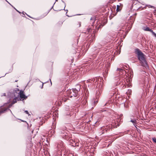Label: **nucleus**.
<instances>
[{
    "label": "nucleus",
    "mask_w": 156,
    "mask_h": 156,
    "mask_svg": "<svg viewBox=\"0 0 156 156\" xmlns=\"http://www.w3.org/2000/svg\"><path fill=\"white\" fill-rule=\"evenodd\" d=\"M131 92H132V90H128V91L126 92V93L128 95V94L129 95L131 94Z\"/></svg>",
    "instance_id": "4468645a"
},
{
    "label": "nucleus",
    "mask_w": 156,
    "mask_h": 156,
    "mask_svg": "<svg viewBox=\"0 0 156 156\" xmlns=\"http://www.w3.org/2000/svg\"><path fill=\"white\" fill-rule=\"evenodd\" d=\"M18 92H19V89L16 88L13 91V92L9 93L8 96L10 100L14 98H19Z\"/></svg>",
    "instance_id": "39448f33"
},
{
    "label": "nucleus",
    "mask_w": 156,
    "mask_h": 156,
    "mask_svg": "<svg viewBox=\"0 0 156 156\" xmlns=\"http://www.w3.org/2000/svg\"><path fill=\"white\" fill-rule=\"evenodd\" d=\"M87 101L85 100L84 101L83 103L82 104V105H83V107H85V106L86 105V104H87Z\"/></svg>",
    "instance_id": "ddd939ff"
},
{
    "label": "nucleus",
    "mask_w": 156,
    "mask_h": 156,
    "mask_svg": "<svg viewBox=\"0 0 156 156\" xmlns=\"http://www.w3.org/2000/svg\"><path fill=\"white\" fill-rule=\"evenodd\" d=\"M78 90L76 89H73L72 90H68L66 91V98H63L62 100L65 102L69 98H72L73 97H76L78 94Z\"/></svg>",
    "instance_id": "7ed1b4c3"
},
{
    "label": "nucleus",
    "mask_w": 156,
    "mask_h": 156,
    "mask_svg": "<svg viewBox=\"0 0 156 156\" xmlns=\"http://www.w3.org/2000/svg\"><path fill=\"white\" fill-rule=\"evenodd\" d=\"M121 120V119H117V123H114L113 125H112V126L113 127L115 128H117V126H119V122H120Z\"/></svg>",
    "instance_id": "0eeeda50"
},
{
    "label": "nucleus",
    "mask_w": 156,
    "mask_h": 156,
    "mask_svg": "<svg viewBox=\"0 0 156 156\" xmlns=\"http://www.w3.org/2000/svg\"><path fill=\"white\" fill-rule=\"evenodd\" d=\"M18 94H19V96H20L21 98L23 99L22 100L23 101L24 99H26L27 98V96L25 95L23 93V91L22 90H20L19 92H18Z\"/></svg>",
    "instance_id": "423d86ee"
},
{
    "label": "nucleus",
    "mask_w": 156,
    "mask_h": 156,
    "mask_svg": "<svg viewBox=\"0 0 156 156\" xmlns=\"http://www.w3.org/2000/svg\"><path fill=\"white\" fill-rule=\"evenodd\" d=\"M150 7H151V8H152V7H153V6H150Z\"/></svg>",
    "instance_id": "cd10ccee"
},
{
    "label": "nucleus",
    "mask_w": 156,
    "mask_h": 156,
    "mask_svg": "<svg viewBox=\"0 0 156 156\" xmlns=\"http://www.w3.org/2000/svg\"><path fill=\"white\" fill-rule=\"evenodd\" d=\"M43 83L42 84V86H41V88H43Z\"/></svg>",
    "instance_id": "a878e982"
},
{
    "label": "nucleus",
    "mask_w": 156,
    "mask_h": 156,
    "mask_svg": "<svg viewBox=\"0 0 156 156\" xmlns=\"http://www.w3.org/2000/svg\"><path fill=\"white\" fill-rule=\"evenodd\" d=\"M74 142L75 143V146H79V143H78V142L77 141V140H75L74 141Z\"/></svg>",
    "instance_id": "f8f14e48"
},
{
    "label": "nucleus",
    "mask_w": 156,
    "mask_h": 156,
    "mask_svg": "<svg viewBox=\"0 0 156 156\" xmlns=\"http://www.w3.org/2000/svg\"><path fill=\"white\" fill-rule=\"evenodd\" d=\"M120 8V6H119V5H117L116 8V11L117 12H118L120 10V9L119 8Z\"/></svg>",
    "instance_id": "2eb2a0df"
},
{
    "label": "nucleus",
    "mask_w": 156,
    "mask_h": 156,
    "mask_svg": "<svg viewBox=\"0 0 156 156\" xmlns=\"http://www.w3.org/2000/svg\"><path fill=\"white\" fill-rule=\"evenodd\" d=\"M19 98H12L13 100L12 104H9V105H8V103H5L4 104V106L5 107V108L4 110H2L0 112V115L1 114L5 112L7 110H9L11 112V111L9 108L12 106L13 104L16 102L17 100H18V99Z\"/></svg>",
    "instance_id": "20e7f679"
},
{
    "label": "nucleus",
    "mask_w": 156,
    "mask_h": 156,
    "mask_svg": "<svg viewBox=\"0 0 156 156\" xmlns=\"http://www.w3.org/2000/svg\"><path fill=\"white\" fill-rule=\"evenodd\" d=\"M100 131H101L100 132V134H102L106 131L107 129H106L105 127H103L101 128Z\"/></svg>",
    "instance_id": "6e6552de"
},
{
    "label": "nucleus",
    "mask_w": 156,
    "mask_h": 156,
    "mask_svg": "<svg viewBox=\"0 0 156 156\" xmlns=\"http://www.w3.org/2000/svg\"><path fill=\"white\" fill-rule=\"evenodd\" d=\"M117 72L118 73L120 76V77L117 78V80H119L117 81L116 83V86L119 85L122 83V85H125V84L129 86H131V83L132 81L131 78L128 77L126 75V72L122 68H117Z\"/></svg>",
    "instance_id": "f257e3e1"
},
{
    "label": "nucleus",
    "mask_w": 156,
    "mask_h": 156,
    "mask_svg": "<svg viewBox=\"0 0 156 156\" xmlns=\"http://www.w3.org/2000/svg\"><path fill=\"white\" fill-rule=\"evenodd\" d=\"M152 140L154 142L156 143V138L155 137L152 138Z\"/></svg>",
    "instance_id": "f3484780"
},
{
    "label": "nucleus",
    "mask_w": 156,
    "mask_h": 156,
    "mask_svg": "<svg viewBox=\"0 0 156 156\" xmlns=\"http://www.w3.org/2000/svg\"><path fill=\"white\" fill-rule=\"evenodd\" d=\"M63 133L64 134V136H66V134H65L64 133Z\"/></svg>",
    "instance_id": "bb28decb"
},
{
    "label": "nucleus",
    "mask_w": 156,
    "mask_h": 156,
    "mask_svg": "<svg viewBox=\"0 0 156 156\" xmlns=\"http://www.w3.org/2000/svg\"><path fill=\"white\" fill-rule=\"evenodd\" d=\"M64 146V144H63V143L62 142V141H61L60 142V144H58V148H59L60 147H63Z\"/></svg>",
    "instance_id": "1a4fd4ad"
},
{
    "label": "nucleus",
    "mask_w": 156,
    "mask_h": 156,
    "mask_svg": "<svg viewBox=\"0 0 156 156\" xmlns=\"http://www.w3.org/2000/svg\"><path fill=\"white\" fill-rule=\"evenodd\" d=\"M151 32L152 33V34H153V35H154L155 37H156V33H155L154 31H153V30H151Z\"/></svg>",
    "instance_id": "dca6fc26"
},
{
    "label": "nucleus",
    "mask_w": 156,
    "mask_h": 156,
    "mask_svg": "<svg viewBox=\"0 0 156 156\" xmlns=\"http://www.w3.org/2000/svg\"><path fill=\"white\" fill-rule=\"evenodd\" d=\"M135 52L141 65L146 69L148 68V66L145 55L139 49H136Z\"/></svg>",
    "instance_id": "f03ea898"
},
{
    "label": "nucleus",
    "mask_w": 156,
    "mask_h": 156,
    "mask_svg": "<svg viewBox=\"0 0 156 156\" xmlns=\"http://www.w3.org/2000/svg\"><path fill=\"white\" fill-rule=\"evenodd\" d=\"M143 29L144 30L147 31H151V30L148 27H144Z\"/></svg>",
    "instance_id": "9b49d317"
},
{
    "label": "nucleus",
    "mask_w": 156,
    "mask_h": 156,
    "mask_svg": "<svg viewBox=\"0 0 156 156\" xmlns=\"http://www.w3.org/2000/svg\"><path fill=\"white\" fill-rule=\"evenodd\" d=\"M90 20H92L93 21L92 23H93L94 22L95 19L94 17H91L90 19Z\"/></svg>",
    "instance_id": "a211bd4d"
},
{
    "label": "nucleus",
    "mask_w": 156,
    "mask_h": 156,
    "mask_svg": "<svg viewBox=\"0 0 156 156\" xmlns=\"http://www.w3.org/2000/svg\"><path fill=\"white\" fill-rule=\"evenodd\" d=\"M5 0L6 2H7L8 3H9V2H8L6 0Z\"/></svg>",
    "instance_id": "c85d7f7f"
},
{
    "label": "nucleus",
    "mask_w": 156,
    "mask_h": 156,
    "mask_svg": "<svg viewBox=\"0 0 156 156\" xmlns=\"http://www.w3.org/2000/svg\"><path fill=\"white\" fill-rule=\"evenodd\" d=\"M57 0H56V1H57Z\"/></svg>",
    "instance_id": "7c9ffc66"
},
{
    "label": "nucleus",
    "mask_w": 156,
    "mask_h": 156,
    "mask_svg": "<svg viewBox=\"0 0 156 156\" xmlns=\"http://www.w3.org/2000/svg\"><path fill=\"white\" fill-rule=\"evenodd\" d=\"M92 81H95V79H94V80H93V79H92Z\"/></svg>",
    "instance_id": "393cba45"
},
{
    "label": "nucleus",
    "mask_w": 156,
    "mask_h": 156,
    "mask_svg": "<svg viewBox=\"0 0 156 156\" xmlns=\"http://www.w3.org/2000/svg\"><path fill=\"white\" fill-rule=\"evenodd\" d=\"M90 29H88V32H90Z\"/></svg>",
    "instance_id": "b1692460"
},
{
    "label": "nucleus",
    "mask_w": 156,
    "mask_h": 156,
    "mask_svg": "<svg viewBox=\"0 0 156 156\" xmlns=\"http://www.w3.org/2000/svg\"><path fill=\"white\" fill-rule=\"evenodd\" d=\"M79 27H80L81 26V23L80 22H79Z\"/></svg>",
    "instance_id": "412c9836"
},
{
    "label": "nucleus",
    "mask_w": 156,
    "mask_h": 156,
    "mask_svg": "<svg viewBox=\"0 0 156 156\" xmlns=\"http://www.w3.org/2000/svg\"><path fill=\"white\" fill-rule=\"evenodd\" d=\"M25 112L27 114H28L29 115H30L29 114V112H28L27 111H25Z\"/></svg>",
    "instance_id": "6ab92c4d"
},
{
    "label": "nucleus",
    "mask_w": 156,
    "mask_h": 156,
    "mask_svg": "<svg viewBox=\"0 0 156 156\" xmlns=\"http://www.w3.org/2000/svg\"><path fill=\"white\" fill-rule=\"evenodd\" d=\"M130 122H132L133 123L134 125L135 126V127H136V120H135V119L131 120L130 121Z\"/></svg>",
    "instance_id": "9d476101"
},
{
    "label": "nucleus",
    "mask_w": 156,
    "mask_h": 156,
    "mask_svg": "<svg viewBox=\"0 0 156 156\" xmlns=\"http://www.w3.org/2000/svg\"><path fill=\"white\" fill-rule=\"evenodd\" d=\"M61 133H63L61 131Z\"/></svg>",
    "instance_id": "c756f323"
},
{
    "label": "nucleus",
    "mask_w": 156,
    "mask_h": 156,
    "mask_svg": "<svg viewBox=\"0 0 156 156\" xmlns=\"http://www.w3.org/2000/svg\"><path fill=\"white\" fill-rule=\"evenodd\" d=\"M14 9L16 10V11L18 12L19 13H20V12H19L18 10H17V9H16L15 8H14Z\"/></svg>",
    "instance_id": "5701e85b"
},
{
    "label": "nucleus",
    "mask_w": 156,
    "mask_h": 156,
    "mask_svg": "<svg viewBox=\"0 0 156 156\" xmlns=\"http://www.w3.org/2000/svg\"><path fill=\"white\" fill-rule=\"evenodd\" d=\"M5 96V93H4L2 94V96Z\"/></svg>",
    "instance_id": "aec40b11"
},
{
    "label": "nucleus",
    "mask_w": 156,
    "mask_h": 156,
    "mask_svg": "<svg viewBox=\"0 0 156 156\" xmlns=\"http://www.w3.org/2000/svg\"><path fill=\"white\" fill-rule=\"evenodd\" d=\"M14 9L16 10V11L18 12L19 13H20V12H19L18 10H17V9H16L15 8H14Z\"/></svg>",
    "instance_id": "4be33fe9"
}]
</instances>
